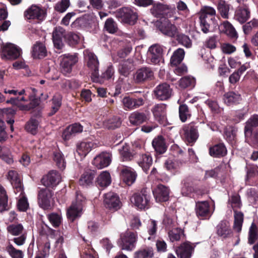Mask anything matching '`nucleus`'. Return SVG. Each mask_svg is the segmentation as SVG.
Segmentation results:
<instances>
[{"mask_svg": "<svg viewBox=\"0 0 258 258\" xmlns=\"http://www.w3.org/2000/svg\"><path fill=\"white\" fill-rule=\"evenodd\" d=\"M40 99L34 97L32 99L30 98V102L27 105H21L19 106L21 110L29 111L32 109L35 108L38 106L40 104Z\"/></svg>", "mask_w": 258, "mask_h": 258, "instance_id": "obj_62", "label": "nucleus"}, {"mask_svg": "<svg viewBox=\"0 0 258 258\" xmlns=\"http://www.w3.org/2000/svg\"><path fill=\"white\" fill-rule=\"evenodd\" d=\"M47 15V10L41 6L32 5L24 12L25 20L29 23L41 22Z\"/></svg>", "mask_w": 258, "mask_h": 258, "instance_id": "obj_3", "label": "nucleus"}, {"mask_svg": "<svg viewBox=\"0 0 258 258\" xmlns=\"http://www.w3.org/2000/svg\"><path fill=\"white\" fill-rule=\"evenodd\" d=\"M152 144L156 155H162L167 150V146L165 140L162 136H158L155 138L152 141Z\"/></svg>", "mask_w": 258, "mask_h": 258, "instance_id": "obj_32", "label": "nucleus"}, {"mask_svg": "<svg viewBox=\"0 0 258 258\" xmlns=\"http://www.w3.org/2000/svg\"><path fill=\"white\" fill-rule=\"evenodd\" d=\"M111 161V155L109 153L102 152L94 158L92 164L98 169H102L108 166Z\"/></svg>", "mask_w": 258, "mask_h": 258, "instance_id": "obj_27", "label": "nucleus"}, {"mask_svg": "<svg viewBox=\"0 0 258 258\" xmlns=\"http://www.w3.org/2000/svg\"><path fill=\"white\" fill-rule=\"evenodd\" d=\"M120 178L128 186L134 183L138 174L136 170L130 166H120L118 168Z\"/></svg>", "mask_w": 258, "mask_h": 258, "instance_id": "obj_13", "label": "nucleus"}, {"mask_svg": "<svg viewBox=\"0 0 258 258\" xmlns=\"http://www.w3.org/2000/svg\"><path fill=\"white\" fill-rule=\"evenodd\" d=\"M168 236L172 242L185 239L184 231L180 228H174L170 230L168 232Z\"/></svg>", "mask_w": 258, "mask_h": 258, "instance_id": "obj_49", "label": "nucleus"}, {"mask_svg": "<svg viewBox=\"0 0 258 258\" xmlns=\"http://www.w3.org/2000/svg\"><path fill=\"white\" fill-rule=\"evenodd\" d=\"M104 204L105 208L111 213L117 211L121 207V202L118 196L112 192L104 195Z\"/></svg>", "mask_w": 258, "mask_h": 258, "instance_id": "obj_12", "label": "nucleus"}, {"mask_svg": "<svg viewBox=\"0 0 258 258\" xmlns=\"http://www.w3.org/2000/svg\"><path fill=\"white\" fill-rule=\"evenodd\" d=\"M172 89L167 83H163L157 85L154 90L155 98L159 101H166L171 96Z\"/></svg>", "mask_w": 258, "mask_h": 258, "instance_id": "obj_15", "label": "nucleus"}, {"mask_svg": "<svg viewBox=\"0 0 258 258\" xmlns=\"http://www.w3.org/2000/svg\"><path fill=\"white\" fill-rule=\"evenodd\" d=\"M194 191V179L190 177L186 178L184 181L183 186L181 189L182 194L185 196H189Z\"/></svg>", "mask_w": 258, "mask_h": 258, "instance_id": "obj_46", "label": "nucleus"}, {"mask_svg": "<svg viewBox=\"0 0 258 258\" xmlns=\"http://www.w3.org/2000/svg\"><path fill=\"white\" fill-rule=\"evenodd\" d=\"M257 238V228L256 225L252 223L248 232V243L250 245L254 244Z\"/></svg>", "mask_w": 258, "mask_h": 258, "instance_id": "obj_57", "label": "nucleus"}, {"mask_svg": "<svg viewBox=\"0 0 258 258\" xmlns=\"http://www.w3.org/2000/svg\"><path fill=\"white\" fill-rule=\"evenodd\" d=\"M21 53V49L12 43L3 44L1 46V55L3 59H16Z\"/></svg>", "mask_w": 258, "mask_h": 258, "instance_id": "obj_10", "label": "nucleus"}, {"mask_svg": "<svg viewBox=\"0 0 258 258\" xmlns=\"http://www.w3.org/2000/svg\"><path fill=\"white\" fill-rule=\"evenodd\" d=\"M142 149L141 145L136 146V150L133 149L132 151L128 150L127 147H123L119 152L123 161H129L134 158H136L138 154H140V152L139 153L138 152V150H141Z\"/></svg>", "mask_w": 258, "mask_h": 258, "instance_id": "obj_36", "label": "nucleus"}, {"mask_svg": "<svg viewBox=\"0 0 258 258\" xmlns=\"http://www.w3.org/2000/svg\"><path fill=\"white\" fill-rule=\"evenodd\" d=\"M114 73V70L112 66H109L107 69L100 76L99 72H95L91 74V78L93 82L103 83L105 81L112 78Z\"/></svg>", "mask_w": 258, "mask_h": 258, "instance_id": "obj_24", "label": "nucleus"}, {"mask_svg": "<svg viewBox=\"0 0 258 258\" xmlns=\"http://www.w3.org/2000/svg\"><path fill=\"white\" fill-rule=\"evenodd\" d=\"M178 112L179 117L182 122H185L191 116V110L185 103H182L179 105Z\"/></svg>", "mask_w": 258, "mask_h": 258, "instance_id": "obj_39", "label": "nucleus"}, {"mask_svg": "<svg viewBox=\"0 0 258 258\" xmlns=\"http://www.w3.org/2000/svg\"><path fill=\"white\" fill-rule=\"evenodd\" d=\"M250 11L246 7H240L235 12V17L241 23H245L250 17Z\"/></svg>", "mask_w": 258, "mask_h": 258, "instance_id": "obj_40", "label": "nucleus"}, {"mask_svg": "<svg viewBox=\"0 0 258 258\" xmlns=\"http://www.w3.org/2000/svg\"><path fill=\"white\" fill-rule=\"evenodd\" d=\"M103 125L108 130H114L120 126L121 121L118 117H114L105 121Z\"/></svg>", "mask_w": 258, "mask_h": 258, "instance_id": "obj_58", "label": "nucleus"}, {"mask_svg": "<svg viewBox=\"0 0 258 258\" xmlns=\"http://www.w3.org/2000/svg\"><path fill=\"white\" fill-rule=\"evenodd\" d=\"M153 78L154 72L150 67H142L138 69L134 75L135 82L139 84L147 82Z\"/></svg>", "mask_w": 258, "mask_h": 258, "instance_id": "obj_14", "label": "nucleus"}, {"mask_svg": "<svg viewBox=\"0 0 258 258\" xmlns=\"http://www.w3.org/2000/svg\"><path fill=\"white\" fill-rule=\"evenodd\" d=\"M149 119V114L138 111L132 113L129 116L130 122L134 125H140Z\"/></svg>", "mask_w": 258, "mask_h": 258, "instance_id": "obj_30", "label": "nucleus"}, {"mask_svg": "<svg viewBox=\"0 0 258 258\" xmlns=\"http://www.w3.org/2000/svg\"><path fill=\"white\" fill-rule=\"evenodd\" d=\"M38 125V120L35 118H31L26 123L25 128L28 132L34 135L37 134Z\"/></svg>", "mask_w": 258, "mask_h": 258, "instance_id": "obj_59", "label": "nucleus"}, {"mask_svg": "<svg viewBox=\"0 0 258 258\" xmlns=\"http://www.w3.org/2000/svg\"><path fill=\"white\" fill-rule=\"evenodd\" d=\"M209 152L211 156L215 158H221L227 154V148L223 142H220L210 147Z\"/></svg>", "mask_w": 258, "mask_h": 258, "instance_id": "obj_28", "label": "nucleus"}, {"mask_svg": "<svg viewBox=\"0 0 258 258\" xmlns=\"http://www.w3.org/2000/svg\"><path fill=\"white\" fill-rule=\"evenodd\" d=\"M216 11L210 7H205L201 10L199 18L201 30L204 33H207L211 27L216 25Z\"/></svg>", "mask_w": 258, "mask_h": 258, "instance_id": "obj_2", "label": "nucleus"}, {"mask_svg": "<svg viewBox=\"0 0 258 258\" xmlns=\"http://www.w3.org/2000/svg\"><path fill=\"white\" fill-rule=\"evenodd\" d=\"M223 100L227 106H230L239 104L241 100V97L238 93L229 91L224 94Z\"/></svg>", "mask_w": 258, "mask_h": 258, "instance_id": "obj_31", "label": "nucleus"}, {"mask_svg": "<svg viewBox=\"0 0 258 258\" xmlns=\"http://www.w3.org/2000/svg\"><path fill=\"white\" fill-rule=\"evenodd\" d=\"M8 197L5 189L0 186V212H2L9 209L8 204Z\"/></svg>", "mask_w": 258, "mask_h": 258, "instance_id": "obj_52", "label": "nucleus"}, {"mask_svg": "<svg viewBox=\"0 0 258 258\" xmlns=\"http://www.w3.org/2000/svg\"><path fill=\"white\" fill-rule=\"evenodd\" d=\"M64 40L70 46L74 47L78 44L80 37L75 33L69 32L65 34Z\"/></svg>", "mask_w": 258, "mask_h": 258, "instance_id": "obj_53", "label": "nucleus"}, {"mask_svg": "<svg viewBox=\"0 0 258 258\" xmlns=\"http://www.w3.org/2000/svg\"><path fill=\"white\" fill-rule=\"evenodd\" d=\"M86 204V198L82 195H77L76 200L68 209L67 216L68 220L73 222L80 218L82 214L83 207Z\"/></svg>", "mask_w": 258, "mask_h": 258, "instance_id": "obj_5", "label": "nucleus"}, {"mask_svg": "<svg viewBox=\"0 0 258 258\" xmlns=\"http://www.w3.org/2000/svg\"><path fill=\"white\" fill-rule=\"evenodd\" d=\"M195 247V244L185 241L176 247L175 253L178 258H191Z\"/></svg>", "mask_w": 258, "mask_h": 258, "instance_id": "obj_17", "label": "nucleus"}, {"mask_svg": "<svg viewBox=\"0 0 258 258\" xmlns=\"http://www.w3.org/2000/svg\"><path fill=\"white\" fill-rule=\"evenodd\" d=\"M53 191L48 188L40 189L37 195V202L39 206L44 210L51 209V201Z\"/></svg>", "mask_w": 258, "mask_h": 258, "instance_id": "obj_11", "label": "nucleus"}, {"mask_svg": "<svg viewBox=\"0 0 258 258\" xmlns=\"http://www.w3.org/2000/svg\"><path fill=\"white\" fill-rule=\"evenodd\" d=\"M174 38L178 42V43L185 47L186 48H190L192 46V41L188 35L179 31L176 34Z\"/></svg>", "mask_w": 258, "mask_h": 258, "instance_id": "obj_45", "label": "nucleus"}, {"mask_svg": "<svg viewBox=\"0 0 258 258\" xmlns=\"http://www.w3.org/2000/svg\"><path fill=\"white\" fill-rule=\"evenodd\" d=\"M153 194L156 202L163 203L169 199L170 189L168 187L159 184L153 190Z\"/></svg>", "mask_w": 258, "mask_h": 258, "instance_id": "obj_20", "label": "nucleus"}, {"mask_svg": "<svg viewBox=\"0 0 258 258\" xmlns=\"http://www.w3.org/2000/svg\"><path fill=\"white\" fill-rule=\"evenodd\" d=\"M245 141L252 147L258 146V114H254L247 120L244 127Z\"/></svg>", "mask_w": 258, "mask_h": 258, "instance_id": "obj_1", "label": "nucleus"}, {"mask_svg": "<svg viewBox=\"0 0 258 258\" xmlns=\"http://www.w3.org/2000/svg\"><path fill=\"white\" fill-rule=\"evenodd\" d=\"M60 181V175L56 171L52 170L41 179L42 183L45 186L54 187Z\"/></svg>", "mask_w": 258, "mask_h": 258, "instance_id": "obj_23", "label": "nucleus"}, {"mask_svg": "<svg viewBox=\"0 0 258 258\" xmlns=\"http://www.w3.org/2000/svg\"><path fill=\"white\" fill-rule=\"evenodd\" d=\"M137 239V232L127 230L120 234L117 244L121 249L132 251L136 247Z\"/></svg>", "mask_w": 258, "mask_h": 258, "instance_id": "obj_6", "label": "nucleus"}, {"mask_svg": "<svg viewBox=\"0 0 258 258\" xmlns=\"http://www.w3.org/2000/svg\"><path fill=\"white\" fill-rule=\"evenodd\" d=\"M209 203L207 201L197 202L196 204L197 216L202 219H209L212 213L210 211Z\"/></svg>", "mask_w": 258, "mask_h": 258, "instance_id": "obj_21", "label": "nucleus"}, {"mask_svg": "<svg viewBox=\"0 0 258 258\" xmlns=\"http://www.w3.org/2000/svg\"><path fill=\"white\" fill-rule=\"evenodd\" d=\"M237 130L233 126L226 127L224 130V138L229 143L233 144L236 137Z\"/></svg>", "mask_w": 258, "mask_h": 258, "instance_id": "obj_50", "label": "nucleus"}, {"mask_svg": "<svg viewBox=\"0 0 258 258\" xmlns=\"http://www.w3.org/2000/svg\"><path fill=\"white\" fill-rule=\"evenodd\" d=\"M104 28L109 33L114 34L117 31V27L116 23L111 18L106 20L104 25Z\"/></svg>", "mask_w": 258, "mask_h": 258, "instance_id": "obj_63", "label": "nucleus"}, {"mask_svg": "<svg viewBox=\"0 0 258 258\" xmlns=\"http://www.w3.org/2000/svg\"><path fill=\"white\" fill-rule=\"evenodd\" d=\"M152 7L150 9L151 13L153 15L158 18H162L163 14L165 13L167 5H163L161 3L152 5Z\"/></svg>", "mask_w": 258, "mask_h": 258, "instance_id": "obj_48", "label": "nucleus"}, {"mask_svg": "<svg viewBox=\"0 0 258 258\" xmlns=\"http://www.w3.org/2000/svg\"><path fill=\"white\" fill-rule=\"evenodd\" d=\"M182 163H185V162H182L179 160L174 161L172 159H168L164 163V167L167 170L172 172L179 168Z\"/></svg>", "mask_w": 258, "mask_h": 258, "instance_id": "obj_55", "label": "nucleus"}, {"mask_svg": "<svg viewBox=\"0 0 258 258\" xmlns=\"http://www.w3.org/2000/svg\"><path fill=\"white\" fill-rule=\"evenodd\" d=\"M217 9L221 17L224 19H228L229 5L225 1L220 0L217 6Z\"/></svg>", "mask_w": 258, "mask_h": 258, "instance_id": "obj_56", "label": "nucleus"}, {"mask_svg": "<svg viewBox=\"0 0 258 258\" xmlns=\"http://www.w3.org/2000/svg\"><path fill=\"white\" fill-rule=\"evenodd\" d=\"M216 234L222 239L232 236L233 232L229 223L225 220L221 221L216 226Z\"/></svg>", "mask_w": 258, "mask_h": 258, "instance_id": "obj_26", "label": "nucleus"}, {"mask_svg": "<svg viewBox=\"0 0 258 258\" xmlns=\"http://www.w3.org/2000/svg\"><path fill=\"white\" fill-rule=\"evenodd\" d=\"M246 176L247 178H251L258 176V166L254 164H247Z\"/></svg>", "mask_w": 258, "mask_h": 258, "instance_id": "obj_64", "label": "nucleus"}, {"mask_svg": "<svg viewBox=\"0 0 258 258\" xmlns=\"http://www.w3.org/2000/svg\"><path fill=\"white\" fill-rule=\"evenodd\" d=\"M198 127V123L194 121L183 125L181 136L187 145L192 146L196 142L199 137Z\"/></svg>", "mask_w": 258, "mask_h": 258, "instance_id": "obj_4", "label": "nucleus"}, {"mask_svg": "<svg viewBox=\"0 0 258 258\" xmlns=\"http://www.w3.org/2000/svg\"><path fill=\"white\" fill-rule=\"evenodd\" d=\"M47 55V50L44 44L40 42H36L33 45L32 56L35 59H42Z\"/></svg>", "mask_w": 258, "mask_h": 258, "instance_id": "obj_34", "label": "nucleus"}, {"mask_svg": "<svg viewBox=\"0 0 258 258\" xmlns=\"http://www.w3.org/2000/svg\"><path fill=\"white\" fill-rule=\"evenodd\" d=\"M87 66L92 70V73L98 72L99 61L95 55L93 53L88 54Z\"/></svg>", "mask_w": 258, "mask_h": 258, "instance_id": "obj_54", "label": "nucleus"}, {"mask_svg": "<svg viewBox=\"0 0 258 258\" xmlns=\"http://www.w3.org/2000/svg\"><path fill=\"white\" fill-rule=\"evenodd\" d=\"M122 102L125 110H134L143 106L145 104V99L141 92H136L124 97Z\"/></svg>", "mask_w": 258, "mask_h": 258, "instance_id": "obj_8", "label": "nucleus"}, {"mask_svg": "<svg viewBox=\"0 0 258 258\" xmlns=\"http://www.w3.org/2000/svg\"><path fill=\"white\" fill-rule=\"evenodd\" d=\"M220 30L229 37L235 38L237 37V34L232 25L228 21H224L219 26Z\"/></svg>", "mask_w": 258, "mask_h": 258, "instance_id": "obj_37", "label": "nucleus"}, {"mask_svg": "<svg viewBox=\"0 0 258 258\" xmlns=\"http://www.w3.org/2000/svg\"><path fill=\"white\" fill-rule=\"evenodd\" d=\"M96 176V172L94 170L87 169L82 174L79 179V184L81 186H87L93 183Z\"/></svg>", "mask_w": 258, "mask_h": 258, "instance_id": "obj_33", "label": "nucleus"}, {"mask_svg": "<svg viewBox=\"0 0 258 258\" xmlns=\"http://www.w3.org/2000/svg\"><path fill=\"white\" fill-rule=\"evenodd\" d=\"M81 258H98V254L91 245L85 244L80 251Z\"/></svg>", "mask_w": 258, "mask_h": 258, "instance_id": "obj_47", "label": "nucleus"}, {"mask_svg": "<svg viewBox=\"0 0 258 258\" xmlns=\"http://www.w3.org/2000/svg\"><path fill=\"white\" fill-rule=\"evenodd\" d=\"M166 107L165 104L159 103L155 104L151 109L155 119L163 125H166L167 121Z\"/></svg>", "mask_w": 258, "mask_h": 258, "instance_id": "obj_18", "label": "nucleus"}, {"mask_svg": "<svg viewBox=\"0 0 258 258\" xmlns=\"http://www.w3.org/2000/svg\"><path fill=\"white\" fill-rule=\"evenodd\" d=\"M196 80L191 76H185L181 78L179 81V86L183 89H192L196 85Z\"/></svg>", "mask_w": 258, "mask_h": 258, "instance_id": "obj_42", "label": "nucleus"}, {"mask_svg": "<svg viewBox=\"0 0 258 258\" xmlns=\"http://www.w3.org/2000/svg\"><path fill=\"white\" fill-rule=\"evenodd\" d=\"M53 160L56 163V165L58 168L63 170L65 168L66 162L64 156L59 150H56L53 152Z\"/></svg>", "mask_w": 258, "mask_h": 258, "instance_id": "obj_51", "label": "nucleus"}, {"mask_svg": "<svg viewBox=\"0 0 258 258\" xmlns=\"http://www.w3.org/2000/svg\"><path fill=\"white\" fill-rule=\"evenodd\" d=\"M185 51L183 48H179L175 50L171 57L170 63L172 66L179 64L184 58Z\"/></svg>", "mask_w": 258, "mask_h": 258, "instance_id": "obj_43", "label": "nucleus"}, {"mask_svg": "<svg viewBox=\"0 0 258 258\" xmlns=\"http://www.w3.org/2000/svg\"><path fill=\"white\" fill-rule=\"evenodd\" d=\"M111 182L110 173L107 171L102 172L97 178V185L102 188L109 186Z\"/></svg>", "mask_w": 258, "mask_h": 258, "instance_id": "obj_41", "label": "nucleus"}, {"mask_svg": "<svg viewBox=\"0 0 258 258\" xmlns=\"http://www.w3.org/2000/svg\"><path fill=\"white\" fill-rule=\"evenodd\" d=\"M6 250L12 258H23V251L15 248L12 244L9 243L6 247Z\"/></svg>", "mask_w": 258, "mask_h": 258, "instance_id": "obj_61", "label": "nucleus"}, {"mask_svg": "<svg viewBox=\"0 0 258 258\" xmlns=\"http://www.w3.org/2000/svg\"><path fill=\"white\" fill-rule=\"evenodd\" d=\"M134 69V61L131 58L121 61L118 66V72L124 77H128Z\"/></svg>", "mask_w": 258, "mask_h": 258, "instance_id": "obj_29", "label": "nucleus"}, {"mask_svg": "<svg viewBox=\"0 0 258 258\" xmlns=\"http://www.w3.org/2000/svg\"><path fill=\"white\" fill-rule=\"evenodd\" d=\"M77 62V58L74 55H64L60 62V71L67 77L71 76L73 66Z\"/></svg>", "mask_w": 258, "mask_h": 258, "instance_id": "obj_19", "label": "nucleus"}, {"mask_svg": "<svg viewBox=\"0 0 258 258\" xmlns=\"http://www.w3.org/2000/svg\"><path fill=\"white\" fill-rule=\"evenodd\" d=\"M138 164L144 171L147 173L152 164V158L150 154L149 153L142 154L141 160L139 161Z\"/></svg>", "mask_w": 258, "mask_h": 258, "instance_id": "obj_44", "label": "nucleus"}, {"mask_svg": "<svg viewBox=\"0 0 258 258\" xmlns=\"http://www.w3.org/2000/svg\"><path fill=\"white\" fill-rule=\"evenodd\" d=\"M97 147V144L93 141L84 140L77 144L76 151L81 156L85 157L93 149Z\"/></svg>", "mask_w": 258, "mask_h": 258, "instance_id": "obj_25", "label": "nucleus"}, {"mask_svg": "<svg viewBox=\"0 0 258 258\" xmlns=\"http://www.w3.org/2000/svg\"><path fill=\"white\" fill-rule=\"evenodd\" d=\"M154 256V248L150 246L141 247L134 253V258H153Z\"/></svg>", "mask_w": 258, "mask_h": 258, "instance_id": "obj_35", "label": "nucleus"}, {"mask_svg": "<svg viewBox=\"0 0 258 258\" xmlns=\"http://www.w3.org/2000/svg\"><path fill=\"white\" fill-rule=\"evenodd\" d=\"M158 29L164 35L171 38H174L178 31L177 27L168 20H165L161 22L158 26Z\"/></svg>", "mask_w": 258, "mask_h": 258, "instance_id": "obj_22", "label": "nucleus"}, {"mask_svg": "<svg viewBox=\"0 0 258 258\" xmlns=\"http://www.w3.org/2000/svg\"><path fill=\"white\" fill-rule=\"evenodd\" d=\"M133 198L135 206L139 209L142 210L150 208L151 195L148 188H143L140 191L135 193Z\"/></svg>", "mask_w": 258, "mask_h": 258, "instance_id": "obj_7", "label": "nucleus"}, {"mask_svg": "<svg viewBox=\"0 0 258 258\" xmlns=\"http://www.w3.org/2000/svg\"><path fill=\"white\" fill-rule=\"evenodd\" d=\"M117 16L123 23L134 25L138 19V11L135 8L123 7L118 11Z\"/></svg>", "mask_w": 258, "mask_h": 258, "instance_id": "obj_9", "label": "nucleus"}, {"mask_svg": "<svg viewBox=\"0 0 258 258\" xmlns=\"http://www.w3.org/2000/svg\"><path fill=\"white\" fill-rule=\"evenodd\" d=\"M47 218L52 226L54 228L58 227L61 224V216L57 213H50L47 215Z\"/></svg>", "mask_w": 258, "mask_h": 258, "instance_id": "obj_60", "label": "nucleus"}, {"mask_svg": "<svg viewBox=\"0 0 258 258\" xmlns=\"http://www.w3.org/2000/svg\"><path fill=\"white\" fill-rule=\"evenodd\" d=\"M163 48L159 44L151 46L147 53V61L148 63L157 64L162 59Z\"/></svg>", "mask_w": 258, "mask_h": 258, "instance_id": "obj_16", "label": "nucleus"}, {"mask_svg": "<svg viewBox=\"0 0 258 258\" xmlns=\"http://www.w3.org/2000/svg\"><path fill=\"white\" fill-rule=\"evenodd\" d=\"M233 229L238 233L241 232L243 222L244 215L242 212L234 209Z\"/></svg>", "mask_w": 258, "mask_h": 258, "instance_id": "obj_38", "label": "nucleus"}]
</instances>
